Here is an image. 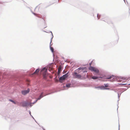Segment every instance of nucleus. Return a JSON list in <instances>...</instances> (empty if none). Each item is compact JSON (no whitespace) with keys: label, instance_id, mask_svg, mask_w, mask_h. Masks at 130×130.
Returning a JSON list of instances; mask_svg holds the SVG:
<instances>
[{"label":"nucleus","instance_id":"f257e3e1","mask_svg":"<svg viewBox=\"0 0 130 130\" xmlns=\"http://www.w3.org/2000/svg\"><path fill=\"white\" fill-rule=\"evenodd\" d=\"M81 72V68H79L76 69L75 72L73 74V77L74 78H80L81 77L80 75L78 73H79Z\"/></svg>","mask_w":130,"mask_h":130},{"label":"nucleus","instance_id":"f03ea898","mask_svg":"<svg viewBox=\"0 0 130 130\" xmlns=\"http://www.w3.org/2000/svg\"><path fill=\"white\" fill-rule=\"evenodd\" d=\"M47 69L45 68L43 69L41 71V72L43 73V78L44 79L46 78V77L47 75Z\"/></svg>","mask_w":130,"mask_h":130},{"label":"nucleus","instance_id":"7ed1b4c3","mask_svg":"<svg viewBox=\"0 0 130 130\" xmlns=\"http://www.w3.org/2000/svg\"><path fill=\"white\" fill-rule=\"evenodd\" d=\"M89 69L91 71H94L96 73H98L99 72L98 69L94 67L90 66L89 68Z\"/></svg>","mask_w":130,"mask_h":130},{"label":"nucleus","instance_id":"20e7f679","mask_svg":"<svg viewBox=\"0 0 130 130\" xmlns=\"http://www.w3.org/2000/svg\"><path fill=\"white\" fill-rule=\"evenodd\" d=\"M68 76V73L63 75L62 76H61L59 78V80L60 81L63 80L65 79Z\"/></svg>","mask_w":130,"mask_h":130},{"label":"nucleus","instance_id":"39448f33","mask_svg":"<svg viewBox=\"0 0 130 130\" xmlns=\"http://www.w3.org/2000/svg\"><path fill=\"white\" fill-rule=\"evenodd\" d=\"M30 91V89H28L27 90L23 91H22V94L25 95L29 93Z\"/></svg>","mask_w":130,"mask_h":130},{"label":"nucleus","instance_id":"423d86ee","mask_svg":"<svg viewBox=\"0 0 130 130\" xmlns=\"http://www.w3.org/2000/svg\"><path fill=\"white\" fill-rule=\"evenodd\" d=\"M115 76H113V75H111V76H109L108 77H106V79H111L112 78H113V79L115 77H114Z\"/></svg>","mask_w":130,"mask_h":130},{"label":"nucleus","instance_id":"0eeeda50","mask_svg":"<svg viewBox=\"0 0 130 130\" xmlns=\"http://www.w3.org/2000/svg\"><path fill=\"white\" fill-rule=\"evenodd\" d=\"M39 69H37L36 70L35 72L32 74H37L39 71Z\"/></svg>","mask_w":130,"mask_h":130},{"label":"nucleus","instance_id":"6e6552de","mask_svg":"<svg viewBox=\"0 0 130 130\" xmlns=\"http://www.w3.org/2000/svg\"><path fill=\"white\" fill-rule=\"evenodd\" d=\"M43 93H42L40 95L39 97L38 98L37 100H36V102L38 100H40L41 98H42L43 97Z\"/></svg>","mask_w":130,"mask_h":130},{"label":"nucleus","instance_id":"1a4fd4ad","mask_svg":"<svg viewBox=\"0 0 130 130\" xmlns=\"http://www.w3.org/2000/svg\"><path fill=\"white\" fill-rule=\"evenodd\" d=\"M61 70V68L60 67H59L58 69V74L60 73Z\"/></svg>","mask_w":130,"mask_h":130},{"label":"nucleus","instance_id":"9d476101","mask_svg":"<svg viewBox=\"0 0 130 130\" xmlns=\"http://www.w3.org/2000/svg\"><path fill=\"white\" fill-rule=\"evenodd\" d=\"M98 78V77L95 76H93L92 77V78L93 79H96Z\"/></svg>","mask_w":130,"mask_h":130},{"label":"nucleus","instance_id":"9b49d317","mask_svg":"<svg viewBox=\"0 0 130 130\" xmlns=\"http://www.w3.org/2000/svg\"><path fill=\"white\" fill-rule=\"evenodd\" d=\"M50 50L52 52H54V50L53 47H51Z\"/></svg>","mask_w":130,"mask_h":130},{"label":"nucleus","instance_id":"f8f14e48","mask_svg":"<svg viewBox=\"0 0 130 130\" xmlns=\"http://www.w3.org/2000/svg\"><path fill=\"white\" fill-rule=\"evenodd\" d=\"M70 85H71L69 84H67L66 85V86L67 87H68V88H69V87H70Z\"/></svg>","mask_w":130,"mask_h":130},{"label":"nucleus","instance_id":"ddd939ff","mask_svg":"<svg viewBox=\"0 0 130 130\" xmlns=\"http://www.w3.org/2000/svg\"><path fill=\"white\" fill-rule=\"evenodd\" d=\"M97 17L98 18V19H99L100 18V15L99 14H98L97 15Z\"/></svg>","mask_w":130,"mask_h":130},{"label":"nucleus","instance_id":"4468645a","mask_svg":"<svg viewBox=\"0 0 130 130\" xmlns=\"http://www.w3.org/2000/svg\"><path fill=\"white\" fill-rule=\"evenodd\" d=\"M105 21L107 23H108V24H110V23H111L112 24V22L110 23V22H109V21Z\"/></svg>","mask_w":130,"mask_h":130},{"label":"nucleus","instance_id":"2eb2a0df","mask_svg":"<svg viewBox=\"0 0 130 130\" xmlns=\"http://www.w3.org/2000/svg\"><path fill=\"white\" fill-rule=\"evenodd\" d=\"M104 85H105V87H108V84H105Z\"/></svg>","mask_w":130,"mask_h":130},{"label":"nucleus","instance_id":"dca6fc26","mask_svg":"<svg viewBox=\"0 0 130 130\" xmlns=\"http://www.w3.org/2000/svg\"><path fill=\"white\" fill-rule=\"evenodd\" d=\"M10 101L11 102H13V103H14V104H15V102L14 101H13L12 100H10Z\"/></svg>","mask_w":130,"mask_h":130},{"label":"nucleus","instance_id":"f3484780","mask_svg":"<svg viewBox=\"0 0 130 130\" xmlns=\"http://www.w3.org/2000/svg\"><path fill=\"white\" fill-rule=\"evenodd\" d=\"M51 69H51V70H50V69H48V70H49V71H50V70H51Z\"/></svg>","mask_w":130,"mask_h":130},{"label":"nucleus","instance_id":"a211bd4d","mask_svg":"<svg viewBox=\"0 0 130 130\" xmlns=\"http://www.w3.org/2000/svg\"><path fill=\"white\" fill-rule=\"evenodd\" d=\"M52 39H51V42H50V43H51V42H52Z\"/></svg>","mask_w":130,"mask_h":130},{"label":"nucleus","instance_id":"6ab92c4d","mask_svg":"<svg viewBox=\"0 0 130 130\" xmlns=\"http://www.w3.org/2000/svg\"><path fill=\"white\" fill-rule=\"evenodd\" d=\"M128 85H130V83H129L128 84Z\"/></svg>","mask_w":130,"mask_h":130},{"label":"nucleus","instance_id":"aec40b11","mask_svg":"<svg viewBox=\"0 0 130 130\" xmlns=\"http://www.w3.org/2000/svg\"><path fill=\"white\" fill-rule=\"evenodd\" d=\"M104 81H107V80H104Z\"/></svg>","mask_w":130,"mask_h":130},{"label":"nucleus","instance_id":"412c9836","mask_svg":"<svg viewBox=\"0 0 130 130\" xmlns=\"http://www.w3.org/2000/svg\"><path fill=\"white\" fill-rule=\"evenodd\" d=\"M113 81V80H111V81Z\"/></svg>","mask_w":130,"mask_h":130},{"label":"nucleus","instance_id":"4be33fe9","mask_svg":"<svg viewBox=\"0 0 130 130\" xmlns=\"http://www.w3.org/2000/svg\"><path fill=\"white\" fill-rule=\"evenodd\" d=\"M37 17H39L38 16L36 15Z\"/></svg>","mask_w":130,"mask_h":130}]
</instances>
